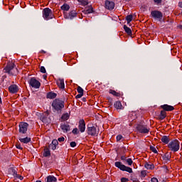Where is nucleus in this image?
Listing matches in <instances>:
<instances>
[{"label": "nucleus", "mask_w": 182, "mask_h": 182, "mask_svg": "<svg viewBox=\"0 0 182 182\" xmlns=\"http://www.w3.org/2000/svg\"><path fill=\"white\" fill-rule=\"evenodd\" d=\"M70 147H76V142L72 141L70 144Z\"/></svg>", "instance_id": "47"}, {"label": "nucleus", "mask_w": 182, "mask_h": 182, "mask_svg": "<svg viewBox=\"0 0 182 182\" xmlns=\"http://www.w3.org/2000/svg\"><path fill=\"white\" fill-rule=\"evenodd\" d=\"M147 176V171H142L141 172V178H144Z\"/></svg>", "instance_id": "37"}, {"label": "nucleus", "mask_w": 182, "mask_h": 182, "mask_svg": "<svg viewBox=\"0 0 182 182\" xmlns=\"http://www.w3.org/2000/svg\"><path fill=\"white\" fill-rule=\"evenodd\" d=\"M0 105H2V98L0 96Z\"/></svg>", "instance_id": "54"}, {"label": "nucleus", "mask_w": 182, "mask_h": 182, "mask_svg": "<svg viewBox=\"0 0 182 182\" xmlns=\"http://www.w3.org/2000/svg\"><path fill=\"white\" fill-rule=\"evenodd\" d=\"M36 182H42V181H36Z\"/></svg>", "instance_id": "56"}, {"label": "nucleus", "mask_w": 182, "mask_h": 182, "mask_svg": "<svg viewBox=\"0 0 182 182\" xmlns=\"http://www.w3.org/2000/svg\"><path fill=\"white\" fill-rule=\"evenodd\" d=\"M53 145H54V146H58V144H59V142H58V140H56V139H54V140H53L52 141V143H51Z\"/></svg>", "instance_id": "41"}, {"label": "nucleus", "mask_w": 182, "mask_h": 182, "mask_svg": "<svg viewBox=\"0 0 182 182\" xmlns=\"http://www.w3.org/2000/svg\"><path fill=\"white\" fill-rule=\"evenodd\" d=\"M105 6L106 9H108L109 11H112V9H114V2L107 0L105 1Z\"/></svg>", "instance_id": "13"}, {"label": "nucleus", "mask_w": 182, "mask_h": 182, "mask_svg": "<svg viewBox=\"0 0 182 182\" xmlns=\"http://www.w3.org/2000/svg\"><path fill=\"white\" fill-rule=\"evenodd\" d=\"M115 167H117L119 168V170H122V171H127V173H133V169L129 166H126L125 165H123L122 162L117 161L115 162Z\"/></svg>", "instance_id": "5"}, {"label": "nucleus", "mask_w": 182, "mask_h": 182, "mask_svg": "<svg viewBox=\"0 0 182 182\" xmlns=\"http://www.w3.org/2000/svg\"><path fill=\"white\" fill-rule=\"evenodd\" d=\"M109 93L110 95H112V96H115L116 97H120V96H121L120 92H117L113 90H109Z\"/></svg>", "instance_id": "21"}, {"label": "nucleus", "mask_w": 182, "mask_h": 182, "mask_svg": "<svg viewBox=\"0 0 182 182\" xmlns=\"http://www.w3.org/2000/svg\"><path fill=\"white\" fill-rule=\"evenodd\" d=\"M57 95L55 92H48L47 94V99H55Z\"/></svg>", "instance_id": "25"}, {"label": "nucleus", "mask_w": 182, "mask_h": 182, "mask_svg": "<svg viewBox=\"0 0 182 182\" xmlns=\"http://www.w3.org/2000/svg\"><path fill=\"white\" fill-rule=\"evenodd\" d=\"M151 16L154 18V19H156V21H159V22H161L163 19V13L161 11L158 10H154L151 12Z\"/></svg>", "instance_id": "6"}, {"label": "nucleus", "mask_w": 182, "mask_h": 182, "mask_svg": "<svg viewBox=\"0 0 182 182\" xmlns=\"http://www.w3.org/2000/svg\"><path fill=\"white\" fill-rule=\"evenodd\" d=\"M57 141H59L60 143H62L63 141H65V137L61 136L58 138Z\"/></svg>", "instance_id": "43"}, {"label": "nucleus", "mask_w": 182, "mask_h": 182, "mask_svg": "<svg viewBox=\"0 0 182 182\" xmlns=\"http://www.w3.org/2000/svg\"><path fill=\"white\" fill-rule=\"evenodd\" d=\"M42 53H45V51L42 50Z\"/></svg>", "instance_id": "57"}, {"label": "nucleus", "mask_w": 182, "mask_h": 182, "mask_svg": "<svg viewBox=\"0 0 182 182\" xmlns=\"http://www.w3.org/2000/svg\"><path fill=\"white\" fill-rule=\"evenodd\" d=\"M46 182H58V178L52 175H49L46 178Z\"/></svg>", "instance_id": "19"}, {"label": "nucleus", "mask_w": 182, "mask_h": 182, "mask_svg": "<svg viewBox=\"0 0 182 182\" xmlns=\"http://www.w3.org/2000/svg\"><path fill=\"white\" fill-rule=\"evenodd\" d=\"M87 133L89 136H97L99 131L95 127L90 125L87 129Z\"/></svg>", "instance_id": "8"}, {"label": "nucleus", "mask_w": 182, "mask_h": 182, "mask_svg": "<svg viewBox=\"0 0 182 182\" xmlns=\"http://www.w3.org/2000/svg\"><path fill=\"white\" fill-rule=\"evenodd\" d=\"M178 6L179 8H182V1L178 3Z\"/></svg>", "instance_id": "53"}, {"label": "nucleus", "mask_w": 182, "mask_h": 182, "mask_svg": "<svg viewBox=\"0 0 182 182\" xmlns=\"http://www.w3.org/2000/svg\"><path fill=\"white\" fill-rule=\"evenodd\" d=\"M19 141H21V143H24L26 144L29 143V141H31V138H28V137L20 138Z\"/></svg>", "instance_id": "23"}, {"label": "nucleus", "mask_w": 182, "mask_h": 182, "mask_svg": "<svg viewBox=\"0 0 182 182\" xmlns=\"http://www.w3.org/2000/svg\"><path fill=\"white\" fill-rule=\"evenodd\" d=\"M123 139V136L122 135H118L117 136V141H120V140H122Z\"/></svg>", "instance_id": "46"}, {"label": "nucleus", "mask_w": 182, "mask_h": 182, "mask_svg": "<svg viewBox=\"0 0 182 182\" xmlns=\"http://www.w3.org/2000/svg\"><path fill=\"white\" fill-rule=\"evenodd\" d=\"M56 145H53V144H50L49 145V149H50L51 150H56Z\"/></svg>", "instance_id": "39"}, {"label": "nucleus", "mask_w": 182, "mask_h": 182, "mask_svg": "<svg viewBox=\"0 0 182 182\" xmlns=\"http://www.w3.org/2000/svg\"><path fill=\"white\" fill-rule=\"evenodd\" d=\"M121 181L122 182H127V181H129V178H121Z\"/></svg>", "instance_id": "48"}, {"label": "nucleus", "mask_w": 182, "mask_h": 182, "mask_svg": "<svg viewBox=\"0 0 182 182\" xmlns=\"http://www.w3.org/2000/svg\"><path fill=\"white\" fill-rule=\"evenodd\" d=\"M28 123L26 122H21L19 124V132L20 133H22L23 134H25L26 132H28Z\"/></svg>", "instance_id": "11"}, {"label": "nucleus", "mask_w": 182, "mask_h": 182, "mask_svg": "<svg viewBox=\"0 0 182 182\" xmlns=\"http://www.w3.org/2000/svg\"><path fill=\"white\" fill-rule=\"evenodd\" d=\"M124 29L125 32L127 33V35H132V29L130 28L127 27V26L124 25Z\"/></svg>", "instance_id": "33"}, {"label": "nucleus", "mask_w": 182, "mask_h": 182, "mask_svg": "<svg viewBox=\"0 0 182 182\" xmlns=\"http://www.w3.org/2000/svg\"><path fill=\"white\" fill-rule=\"evenodd\" d=\"M85 15H88V14H93V8L90 7L86 10L82 11Z\"/></svg>", "instance_id": "31"}, {"label": "nucleus", "mask_w": 182, "mask_h": 182, "mask_svg": "<svg viewBox=\"0 0 182 182\" xmlns=\"http://www.w3.org/2000/svg\"><path fill=\"white\" fill-rule=\"evenodd\" d=\"M78 2H80V4H81V5L82 6H86V5H89V0H77Z\"/></svg>", "instance_id": "30"}, {"label": "nucleus", "mask_w": 182, "mask_h": 182, "mask_svg": "<svg viewBox=\"0 0 182 182\" xmlns=\"http://www.w3.org/2000/svg\"><path fill=\"white\" fill-rule=\"evenodd\" d=\"M16 170H15V168H10L9 169V174H11L14 177H15V176H16Z\"/></svg>", "instance_id": "28"}, {"label": "nucleus", "mask_w": 182, "mask_h": 182, "mask_svg": "<svg viewBox=\"0 0 182 182\" xmlns=\"http://www.w3.org/2000/svg\"><path fill=\"white\" fill-rule=\"evenodd\" d=\"M4 72L8 73L10 76H15V75H18V68L15 67L14 63H9L4 69Z\"/></svg>", "instance_id": "1"}, {"label": "nucleus", "mask_w": 182, "mask_h": 182, "mask_svg": "<svg viewBox=\"0 0 182 182\" xmlns=\"http://www.w3.org/2000/svg\"><path fill=\"white\" fill-rule=\"evenodd\" d=\"M78 129L81 133H85V130H86V123L85 122V119H80L79 121Z\"/></svg>", "instance_id": "12"}, {"label": "nucleus", "mask_w": 182, "mask_h": 182, "mask_svg": "<svg viewBox=\"0 0 182 182\" xmlns=\"http://www.w3.org/2000/svg\"><path fill=\"white\" fill-rule=\"evenodd\" d=\"M136 129L139 133H142L144 134H146L150 132V128L147 127V125H138L136 127Z\"/></svg>", "instance_id": "10"}, {"label": "nucleus", "mask_w": 182, "mask_h": 182, "mask_svg": "<svg viewBox=\"0 0 182 182\" xmlns=\"http://www.w3.org/2000/svg\"><path fill=\"white\" fill-rule=\"evenodd\" d=\"M154 2L156 5H159V4H161V0H154Z\"/></svg>", "instance_id": "49"}, {"label": "nucleus", "mask_w": 182, "mask_h": 182, "mask_svg": "<svg viewBox=\"0 0 182 182\" xmlns=\"http://www.w3.org/2000/svg\"><path fill=\"white\" fill-rule=\"evenodd\" d=\"M151 150L153 153L157 154V149L154 146H151Z\"/></svg>", "instance_id": "44"}, {"label": "nucleus", "mask_w": 182, "mask_h": 182, "mask_svg": "<svg viewBox=\"0 0 182 182\" xmlns=\"http://www.w3.org/2000/svg\"><path fill=\"white\" fill-rule=\"evenodd\" d=\"M167 116V112H166V111L162 110L161 111V113L159 116V120H164V119H166V117Z\"/></svg>", "instance_id": "20"}, {"label": "nucleus", "mask_w": 182, "mask_h": 182, "mask_svg": "<svg viewBox=\"0 0 182 182\" xmlns=\"http://www.w3.org/2000/svg\"><path fill=\"white\" fill-rule=\"evenodd\" d=\"M43 156L44 157H49V156H50V151H49V149L46 148L44 149Z\"/></svg>", "instance_id": "32"}, {"label": "nucleus", "mask_w": 182, "mask_h": 182, "mask_svg": "<svg viewBox=\"0 0 182 182\" xmlns=\"http://www.w3.org/2000/svg\"><path fill=\"white\" fill-rule=\"evenodd\" d=\"M57 86H58L60 89H65V80L59 78L57 80Z\"/></svg>", "instance_id": "17"}, {"label": "nucleus", "mask_w": 182, "mask_h": 182, "mask_svg": "<svg viewBox=\"0 0 182 182\" xmlns=\"http://www.w3.org/2000/svg\"><path fill=\"white\" fill-rule=\"evenodd\" d=\"M163 159H164V161H170V156H164V157H163Z\"/></svg>", "instance_id": "42"}, {"label": "nucleus", "mask_w": 182, "mask_h": 182, "mask_svg": "<svg viewBox=\"0 0 182 182\" xmlns=\"http://www.w3.org/2000/svg\"><path fill=\"white\" fill-rule=\"evenodd\" d=\"M126 21L127 22V24L129 25L130 22H132V21H133V15L129 14V15L127 16Z\"/></svg>", "instance_id": "29"}, {"label": "nucleus", "mask_w": 182, "mask_h": 182, "mask_svg": "<svg viewBox=\"0 0 182 182\" xmlns=\"http://www.w3.org/2000/svg\"><path fill=\"white\" fill-rule=\"evenodd\" d=\"M51 106L55 112H60L65 107V102L62 100L55 99L53 101Z\"/></svg>", "instance_id": "2"}, {"label": "nucleus", "mask_w": 182, "mask_h": 182, "mask_svg": "<svg viewBox=\"0 0 182 182\" xmlns=\"http://www.w3.org/2000/svg\"><path fill=\"white\" fill-rule=\"evenodd\" d=\"M69 117H70V114L66 112L62 115L61 119L63 120H69Z\"/></svg>", "instance_id": "27"}, {"label": "nucleus", "mask_w": 182, "mask_h": 182, "mask_svg": "<svg viewBox=\"0 0 182 182\" xmlns=\"http://www.w3.org/2000/svg\"><path fill=\"white\" fill-rule=\"evenodd\" d=\"M53 13H52V10L49 8H46L43 10V18L46 21H49V19H53L54 18Z\"/></svg>", "instance_id": "4"}, {"label": "nucleus", "mask_w": 182, "mask_h": 182, "mask_svg": "<svg viewBox=\"0 0 182 182\" xmlns=\"http://www.w3.org/2000/svg\"><path fill=\"white\" fill-rule=\"evenodd\" d=\"M161 107L164 112H173V110H174V107L168 105H161Z\"/></svg>", "instance_id": "15"}, {"label": "nucleus", "mask_w": 182, "mask_h": 182, "mask_svg": "<svg viewBox=\"0 0 182 182\" xmlns=\"http://www.w3.org/2000/svg\"><path fill=\"white\" fill-rule=\"evenodd\" d=\"M77 92H78L79 94L76 95V99H80V97L83 96V88L78 87Z\"/></svg>", "instance_id": "18"}, {"label": "nucleus", "mask_w": 182, "mask_h": 182, "mask_svg": "<svg viewBox=\"0 0 182 182\" xmlns=\"http://www.w3.org/2000/svg\"><path fill=\"white\" fill-rule=\"evenodd\" d=\"M115 109H117L118 110L122 109V102H120L119 101H117L114 105Z\"/></svg>", "instance_id": "24"}, {"label": "nucleus", "mask_w": 182, "mask_h": 182, "mask_svg": "<svg viewBox=\"0 0 182 182\" xmlns=\"http://www.w3.org/2000/svg\"><path fill=\"white\" fill-rule=\"evenodd\" d=\"M76 17V11H72L69 13V19H73V18Z\"/></svg>", "instance_id": "34"}, {"label": "nucleus", "mask_w": 182, "mask_h": 182, "mask_svg": "<svg viewBox=\"0 0 182 182\" xmlns=\"http://www.w3.org/2000/svg\"><path fill=\"white\" fill-rule=\"evenodd\" d=\"M144 167L147 170H153V168H154V165L149 164H145Z\"/></svg>", "instance_id": "35"}, {"label": "nucleus", "mask_w": 182, "mask_h": 182, "mask_svg": "<svg viewBox=\"0 0 182 182\" xmlns=\"http://www.w3.org/2000/svg\"><path fill=\"white\" fill-rule=\"evenodd\" d=\"M47 76L46 75H43V79H46Z\"/></svg>", "instance_id": "55"}, {"label": "nucleus", "mask_w": 182, "mask_h": 182, "mask_svg": "<svg viewBox=\"0 0 182 182\" xmlns=\"http://www.w3.org/2000/svg\"><path fill=\"white\" fill-rule=\"evenodd\" d=\"M79 133V131L77 130V128H75L73 130V134H77Z\"/></svg>", "instance_id": "45"}, {"label": "nucleus", "mask_w": 182, "mask_h": 182, "mask_svg": "<svg viewBox=\"0 0 182 182\" xmlns=\"http://www.w3.org/2000/svg\"><path fill=\"white\" fill-rule=\"evenodd\" d=\"M16 146V149H18L19 150H22V146H21L20 144H17Z\"/></svg>", "instance_id": "52"}, {"label": "nucleus", "mask_w": 182, "mask_h": 182, "mask_svg": "<svg viewBox=\"0 0 182 182\" xmlns=\"http://www.w3.org/2000/svg\"><path fill=\"white\" fill-rule=\"evenodd\" d=\"M125 161L127 163L128 166H132V164H133V160L130 158L127 159Z\"/></svg>", "instance_id": "36"}, {"label": "nucleus", "mask_w": 182, "mask_h": 182, "mask_svg": "<svg viewBox=\"0 0 182 182\" xmlns=\"http://www.w3.org/2000/svg\"><path fill=\"white\" fill-rule=\"evenodd\" d=\"M29 85L31 87H34L35 89H39V87H41V82L38 81L35 77L31 78Z\"/></svg>", "instance_id": "9"}, {"label": "nucleus", "mask_w": 182, "mask_h": 182, "mask_svg": "<svg viewBox=\"0 0 182 182\" xmlns=\"http://www.w3.org/2000/svg\"><path fill=\"white\" fill-rule=\"evenodd\" d=\"M40 71L41 72V73H46V69L43 66L41 67Z\"/></svg>", "instance_id": "40"}, {"label": "nucleus", "mask_w": 182, "mask_h": 182, "mask_svg": "<svg viewBox=\"0 0 182 182\" xmlns=\"http://www.w3.org/2000/svg\"><path fill=\"white\" fill-rule=\"evenodd\" d=\"M168 149L173 153L178 151L180 150V141L177 139L171 141L168 144Z\"/></svg>", "instance_id": "3"}, {"label": "nucleus", "mask_w": 182, "mask_h": 182, "mask_svg": "<svg viewBox=\"0 0 182 182\" xmlns=\"http://www.w3.org/2000/svg\"><path fill=\"white\" fill-rule=\"evenodd\" d=\"M40 120L43 122V123H45L46 124H48V123H50V118L49 117V112H46L41 114L40 117Z\"/></svg>", "instance_id": "7"}, {"label": "nucleus", "mask_w": 182, "mask_h": 182, "mask_svg": "<svg viewBox=\"0 0 182 182\" xmlns=\"http://www.w3.org/2000/svg\"><path fill=\"white\" fill-rule=\"evenodd\" d=\"M161 141L165 144H168V142L170 141V138H168V136H164L161 137Z\"/></svg>", "instance_id": "22"}, {"label": "nucleus", "mask_w": 182, "mask_h": 182, "mask_svg": "<svg viewBox=\"0 0 182 182\" xmlns=\"http://www.w3.org/2000/svg\"><path fill=\"white\" fill-rule=\"evenodd\" d=\"M61 9H62V11H69V9H70V6H69V4H64L61 6Z\"/></svg>", "instance_id": "26"}, {"label": "nucleus", "mask_w": 182, "mask_h": 182, "mask_svg": "<svg viewBox=\"0 0 182 182\" xmlns=\"http://www.w3.org/2000/svg\"><path fill=\"white\" fill-rule=\"evenodd\" d=\"M19 87L16 85H11L9 87V92L12 94L18 93Z\"/></svg>", "instance_id": "14"}, {"label": "nucleus", "mask_w": 182, "mask_h": 182, "mask_svg": "<svg viewBox=\"0 0 182 182\" xmlns=\"http://www.w3.org/2000/svg\"><path fill=\"white\" fill-rule=\"evenodd\" d=\"M151 182H159V179L157 178H152Z\"/></svg>", "instance_id": "50"}, {"label": "nucleus", "mask_w": 182, "mask_h": 182, "mask_svg": "<svg viewBox=\"0 0 182 182\" xmlns=\"http://www.w3.org/2000/svg\"><path fill=\"white\" fill-rule=\"evenodd\" d=\"M127 159V158L124 156H121V160H122V161H126V160Z\"/></svg>", "instance_id": "51"}, {"label": "nucleus", "mask_w": 182, "mask_h": 182, "mask_svg": "<svg viewBox=\"0 0 182 182\" xmlns=\"http://www.w3.org/2000/svg\"><path fill=\"white\" fill-rule=\"evenodd\" d=\"M60 129L63 132V133H68V132H70V127L68 124H62L60 125Z\"/></svg>", "instance_id": "16"}, {"label": "nucleus", "mask_w": 182, "mask_h": 182, "mask_svg": "<svg viewBox=\"0 0 182 182\" xmlns=\"http://www.w3.org/2000/svg\"><path fill=\"white\" fill-rule=\"evenodd\" d=\"M14 178H18V180H23V176L18 174V172L14 176Z\"/></svg>", "instance_id": "38"}]
</instances>
